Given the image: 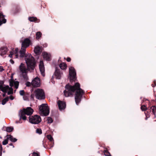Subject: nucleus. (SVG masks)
Segmentation results:
<instances>
[{
	"label": "nucleus",
	"instance_id": "f257e3e1",
	"mask_svg": "<svg viewBox=\"0 0 156 156\" xmlns=\"http://www.w3.org/2000/svg\"><path fill=\"white\" fill-rule=\"evenodd\" d=\"M66 90L64 91V93L66 97L70 96L73 94L75 91L76 93L75 96V101L76 104H78L81 101V98L83 92L80 88V84L78 83H76L74 86H72L67 84L65 87Z\"/></svg>",
	"mask_w": 156,
	"mask_h": 156
},
{
	"label": "nucleus",
	"instance_id": "f03ea898",
	"mask_svg": "<svg viewBox=\"0 0 156 156\" xmlns=\"http://www.w3.org/2000/svg\"><path fill=\"white\" fill-rule=\"evenodd\" d=\"M25 59L27 67L25 65L21 63L19 66V69L22 76L25 80H28L27 75L28 70H33L35 67V63L34 58L31 54H27L25 55Z\"/></svg>",
	"mask_w": 156,
	"mask_h": 156
},
{
	"label": "nucleus",
	"instance_id": "7ed1b4c3",
	"mask_svg": "<svg viewBox=\"0 0 156 156\" xmlns=\"http://www.w3.org/2000/svg\"><path fill=\"white\" fill-rule=\"evenodd\" d=\"M30 40L28 38L25 39L22 42L21 48L19 52L20 57H23L25 55L26 48L31 44Z\"/></svg>",
	"mask_w": 156,
	"mask_h": 156
},
{
	"label": "nucleus",
	"instance_id": "20e7f679",
	"mask_svg": "<svg viewBox=\"0 0 156 156\" xmlns=\"http://www.w3.org/2000/svg\"><path fill=\"white\" fill-rule=\"evenodd\" d=\"M33 110L30 107H27L26 109H23V110H20L19 114L20 120L21 119L24 120H26L27 117L25 115H31L33 114Z\"/></svg>",
	"mask_w": 156,
	"mask_h": 156
},
{
	"label": "nucleus",
	"instance_id": "39448f33",
	"mask_svg": "<svg viewBox=\"0 0 156 156\" xmlns=\"http://www.w3.org/2000/svg\"><path fill=\"white\" fill-rule=\"evenodd\" d=\"M39 109V113L41 115L46 116L49 113V108L47 104H43L40 105Z\"/></svg>",
	"mask_w": 156,
	"mask_h": 156
},
{
	"label": "nucleus",
	"instance_id": "423d86ee",
	"mask_svg": "<svg viewBox=\"0 0 156 156\" xmlns=\"http://www.w3.org/2000/svg\"><path fill=\"white\" fill-rule=\"evenodd\" d=\"M4 82L2 81H0V89L3 92L6 93L9 95L13 93V89L12 87H9L8 86H5L3 84Z\"/></svg>",
	"mask_w": 156,
	"mask_h": 156
},
{
	"label": "nucleus",
	"instance_id": "0eeeda50",
	"mask_svg": "<svg viewBox=\"0 0 156 156\" xmlns=\"http://www.w3.org/2000/svg\"><path fill=\"white\" fill-rule=\"evenodd\" d=\"M29 122L34 124H39L41 121V119L40 116L37 115L30 116L29 117Z\"/></svg>",
	"mask_w": 156,
	"mask_h": 156
},
{
	"label": "nucleus",
	"instance_id": "6e6552de",
	"mask_svg": "<svg viewBox=\"0 0 156 156\" xmlns=\"http://www.w3.org/2000/svg\"><path fill=\"white\" fill-rule=\"evenodd\" d=\"M36 98L38 99H44L45 98L44 93L43 90L40 89H37L34 92Z\"/></svg>",
	"mask_w": 156,
	"mask_h": 156
},
{
	"label": "nucleus",
	"instance_id": "1a4fd4ad",
	"mask_svg": "<svg viewBox=\"0 0 156 156\" xmlns=\"http://www.w3.org/2000/svg\"><path fill=\"white\" fill-rule=\"evenodd\" d=\"M18 51V49L17 48H16L10 51V54L9 55V57L12 58L13 56H14L15 58H18L19 54L20 55L19 52Z\"/></svg>",
	"mask_w": 156,
	"mask_h": 156
},
{
	"label": "nucleus",
	"instance_id": "9d476101",
	"mask_svg": "<svg viewBox=\"0 0 156 156\" xmlns=\"http://www.w3.org/2000/svg\"><path fill=\"white\" fill-rule=\"evenodd\" d=\"M69 75L70 80H73L75 78L76 73L73 67H71L69 68Z\"/></svg>",
	"mask_w": 156,
	"mask_h": 156
},
{
	"label": "nucleus",
	"instance_id": "9b49d317",
	"mask_svg": "<svg viewBox=\"0 0 156 156\" xmlns=\"http://www.w3.org/2000/svg\"><path fill=\"white\" fill-rule=\"evenodd\" d=\"M31 84L34 87H39L40 85L39 78L37 77H36L32 80Z\"/></svg>",
	"mask_w": 156,
	"mask_h": 156
},
{
	"label": "nucleus",
	"instance_id": "f8f14e48",
	"mask_svg": "<svg viewBox=\"0 0 156 156\" xmlns=\"http://www.w3.org/2000/svg\"><path fill=\"white\" fill-rule=\"evenodd\" d=\"M39 68L41 74L43 76H44V68L43 61H41L39 64Z\"/></svg>",
	"mask_w": 156,
	"mask_h": 156
},
{
	"label": "nucleus",
	"instance_id": "ddd939ff",
	"mask_svg": "<svg viewBox=\"0 0 156 156\" xmlns=\"http://www.w3.org/2000/svg\"><path fill=\"white\" fill-rule=\"evenodd\" d=\"M58 105L60 110H61L64 109L66 107V103L61 101H58Z\"/></svg>",
	"mask_w": 156,
	"mask_h": 156
},
{
	"label": "nucleus",
	"instance_id": "4468645a",
	"mask_svg": "<svg viewBox=\"0 0 156 156\" xmlns=\"http://www.w3.org/2000/svg\"><path fill=\"white\" fill-rule=\"evenodd\" d=\"M9 85L11 87L14 86L15 88L17 89L19 85V82L18 81L12 80L9 81Z\"/></svg>",
	"mask_w": 156,
	"mask_h": 156
},
{
	"label": "nucleus",
	"instance_id": "2eb2a0df",
	"mask_svg": "<svg viewBox=\"0 0 156 156\" xmlns=\"http://www.w3.org/2000/svg\"><path fill=\"white\" fill-rule=\"evenodd\" d=\"M62 73H61L59 69H56L55 71V72L54 76L56 77L57 79H60Z\"/></svg>",
	"mask_w": 156,
	"mask_h": 156
},
{
	"label": "nucleus",
	"instance_id": "dca6fc26",
	"mask_svg": "<svg viewBox=\"0 0 156 156\" xmlns=\"http://www.w3.org/2000/svg\"><path fill=\"white\" fill-rule=\"evenodd\" d=\"M42 48L41 47L37 45L34 47V52L37 55L40 54L42 51Z\"/></svg>",
	"mask_w": 156,
	"mask_h": 156
},
{
	"label": "nucleus",
	"instance_id": "f3484780",
	"mask_svg": "<svg viewBox=\"0 0 156 156\" xmlns=\"http://www.w3.org/2000/svg\"><path fill=\"white\" fill-rule=\"evenodd\" d=\"M43 58L44 59L47 61H49L50 59L51 55L49 54L46 52H43L42 54Z\"/></svg>",
	"mask_w": 156,
	"mask_h": 156
},
{
	"label": "nucleus",
	"instance_id": "a211bd4d",
	"mask_svg": "<svg viewBox=\"0 0 156 156\" xmlns=\"http://www.w3.org/2000/svg\"><path fill=\"white\" fill-rule=\"evenodd\" d=\"M8 51L6 47H2L0 48V55L2 56L5 55Z\"/></svg>",
	"mask_w": 156,
	"mask_h": 156
},
{
	"label": "nucleus",
	"instance_id": "6ab92c4d",
	"mask_svg": "<svg viewBox=\"0 0 156 156\" xmlns=\"http://www.w3.org/2000/svg\"><path fill=\"white\" fill-rule=\"evenodd\" d=\"M7 139L11 141L12 142H15L17 140V139L14 138L11 135H7Z\"/></svg>",
	"mask_w": 156,
	"mask_h": 156
},
{
	"label": "nucleus",
	"instance_id": "aec40b11",
	"mask_svg": "<svg viewBox=\"0 0 156 156\" xmlns=\"http://www.w3.org/2000/svg\"><path fill=\"white\" fill-rule=\"evenodd\" d=\"M59 67L62 69H66L67 66L66 63H62L59 65Z\"/></svg>",
	"mask_w": 156,
	"mask_h": 156
},
{
	"label": "nucleus",
	"instance_id": "412c9836",
	"mask_svg": "<svg viewBox=\"0 0 156 156\" xmlns=\"http://www.w3.org/2000/svg\"><path fill=\"white\" fill-rule=\"evenodd\" d=\"M13 129V127H7L5 128V130L7 132H10L12 131Z\"/></svg>",
	"mask_w": 156,
	"mask_h": 156
},
{
	"label": "nucleus",
	"instance_id": "4be33fe9",
	"mask_svg": "<svg viewBox=\"0 0 156 156\" xmlns=\"http://www.w3.org/2000/svg\"><path fill=\"white\" fill-rule=\"evenodd\" d=\"M28 19L30 22H35L37 20V19L36 17H29L28 18Z\"/></svg>",
	"mask_w": 156,
	"mask_h": 156
},
{
	"label": "nucleus",
	"instance_id": "5701e85b",
	"mask_svg": "<svg viewBox=\"0 0 156 156\" xmlns=\"http://www.w3.org/2000/svg\"><path fill=\"white\" fill-rule=\"evenodd\" d=\"M41 33L40 32H38L36 33V38L37 39H38L40 38L41 36Z\"/></svg>",
	"mask_w": 156,
	"mask_h": 156
},
{
	"label": "nucleus",
	"instance_id": "b1692460",
	"mask_svg": "<svg viewBox=\"0 0 156 156\" xmlns=\"http://www.w3.org/2000/svg\"><path fill=\"white\" fill-rule=\"evenodd\" d=\"M46 121L48 123H51L53 122V120L52 118L49 117L47 118Z\"/></svg>",
	"mask_w": 156,
	"mask_h": 156
},
{
	"label": "nucleus",
	"instance_id": "393cba45",
	"mask_svg": "<svg viewBox=\"0 0 156 156\" xmlns=\"http://www.w3.org/2000/svg\"><path fill=\"white\" fill-rule=\"evenodd\" d=\"M9 99V98L8 97H6L4 98L2 101V104L3 105H5L6 103L8 101Z\"/></svg>",
	"mask_w": 156,
	"mask_h": 156
},
{
	"label": "nucleus",
	"instance_id": "a878e982",
	"mask_svg": "<svg viewBox=\"0 0 156 156\" xmlns=\"http://www.w3.org/2000/svg\"><path fill=\"white\" fill-rule=\"evenodd\" d=\"M151 109L152 110V112L153 114H155L156 112V107L155 106H152L151 108Z\"/></svg>",
	"mask_w": 156,
	"mask_h": 156
},
{
	"label": "nucleus",
	"instance_id": "bb28decb",
	"mask_svg": "<svg viewBox=\"0 0 156 156\" xmlns=\"http://www.w3.org/2000/svg\"><path fill=\"white\" fill-rule=\"evenodd\" d=\"M47 138L50 141H51L53 140V138L50 135H48L47 136Z\"/></svg>",
	"mask_w": 156,
	"mask_h": 156
},
{
	"label": "nucleus",
	"instance_id": "cd10ccee",
	"mask_svg": "<svg viewBox=\"0 0 156 156\" xmlns=\"http://www.w3.org/2000/svg\"><path fill=\"white\" fill-rule=\"evenodd\" d=\"M105 155L106 156H111L110 153L107 151H104Z\"/></svg>",
	"mask_w": 156,
	"mask_h": 156
},
{
	"label": "nucleus",
	"instance_id": "c85d7f7f",
	"mask_svg": "<svg viewBox=\"0 0 156 156\" xmlns=\"http://www.w3.org/2000/svg\"><path fill=\"white\" fill-rule=\"evenodd\" d=\"M141 109L142 111H145L147 110V108L145 105H143L141 106Z\"/></svg>",
	"mask_w": 156,
	"mask_h": 156
},
{
	"label": "nucleus",
	"instance_id": "c756f323",
	"mask_svg": "<svg viewBox=\"0 0 156 156\" xmlns=\"http://www.w3.org/2000/svg\"><path fill=\"white\" fill-rule=\"evenodd\" d=\"M36 132L37 133L41 134L42 133V130L41 129H37L36 130Z\"/></svg>",
	"mask_w": 156,
	"mask_h": 156
},
{
	"label": "nucleus",
	"instance_id": "7c9ffc66",
	"mask_svg": "<svg viewBox=\"0 0 156 156\" xmlns=\"http://www.w3.org/2000/svg\"><path fill=\"white\" fill-rule=\"evenodd\" d=\"M8 140L7 139H5L2 142V144L4 145H6L8 143Z\"/></svg>",
	"mask_w": 156,
	"mask_h": 156
},
{
	"label": "nucleus",
	"instance_id": "2f4dec72",
	"mask_svg": "<svg viewBox=\"0 0 156 156\" xmlns=\"http://www.w3.org/2000/svg\"><path fill=\"white\" fill-rule=\"evenodd\" d=\"M26 85L27 86L29 87L31 85V83H30L29 82H27L26 83Z\"/></svg>",
	"mask_w": 156,
	"mask_h": 156
},
{
	"label": "nucleus",
	"instance_id": "473e14b6",
	"mask_svg": "<svg viewBox=\"0 0 156 156\" xmlns=\"http://www.w3.org/2000/svg\"><path fill=\"white\" fill-rule=\"evenodd\" d=\"M2 145L0 144V156H1L2 155Z\"/></svg>",
	"mask_w": 156,
	"mask_h": 156
},
{
	"label": "nucleus",
	"instance_id": "72a5a7b5",
	"mask_svg": "<svg viewBox=\"0 0 156 156\" xmlns=\"http://www.w3.org/2000/svg\"><path fill=\"white\" fill-rule=\"evenodd\" d=\"M20 94L21 95H23L24 94V91L23 90H21L20 91Z\"/></svg>",
	"mask_w": 156,
	"mask_h": 156
},
{
	"label": "nucleus",
	"instance_id": "f704fd0d",
	"mask_svg": "<svg viewBox=\"0 0 156 156\" xmlns=\"http://www.w3.org/2000/svg\"><path fill=\"white\" fill-rule=\"evenodd\" d=\"M4 70L3 67L2 66H0V72H2Z\"/></svg>",
	"mask_w": 156,
	"mask_h": 156
},
{
	"label": "nucleus",
	"instance_id": "c9c22d12",
	"mask_svg": "<svg viewBox=\"0 0 156 156\" xmlns=\"http://www.w3.org/2000/svg\"><path fill=\"white\" fill-rule=\"evenodd\" d=\"M33 156H39L38 154L34 152L33 153Z\"/></svg>",
	"mask_w": 156,
	"mask_h": 156
},
{
	"label": "nucleus",
	"instance_id": "e433bc0d",
	"mask_svg": "<svg viewBox=\"0 0 156 156\" xmlns=\"http://www.w3.org/2000/svg\"><path fill=\"white\" fill-rule=\"evenodd\" d=\"M66 60L67 62H69L71 61V58L69 57H68L67 58Z\"/></svg>",
	"mask_w": 156,
	"mask_h": 156
},
{
	"label": "nucleus",
	"instance_id": "4c0bfd02",
	"mask_svg": "<svg viewBox=\"0 0 156 156\" xmlns=\"http://www.w3.org/2000/svg\"><path fill=\"white\" fill-rule=\"evenodd\" d=\"M9 98L11 100H13L14 99V98L12 96H9Z\"/></svg>",
	"mask_w": 156,
	"mask_h": 156
},
{
	"label": "nucleus",
	"instance_id": "58836bf2",
	"mask_svg": "<svg viewBox=\"0 0 156 156\" xmlns=\"http://www.w3.org/2000/svg\"><path fill=\"white\" fill-rule=\"evenodd\" d=\"M34 95L33 94H31V98L32 100H34Z\"/></svg>",
	"mask_w": 156,
	"mask_h": 156
},
{
	"label": "nucleus",
	"instance_id": "ea45409f",
	"mask_svg": "<svg viewBox=\"0 0 156 156\" xmlns=\"http://www.w3.org/2000/svg\"><path fill=\"white\" fill-rule=\"evenodd\" d=\"M10 62L12 64H14V62L12 60V59H10Z\"/></svg>",
	"mask_w": 156,
	"mask_h": 156
},
{
	"label": "nucleus",
	"instance_id": "a19ab883",
	"mask_svg": "<svg viewBox=\"0 0 156 156\" xmlns=\"http://www.w3.org/2000/svg\"><path fill=\"white\" fill-rule=\"evenodd\" d=\"M2 22L3 23H5L6 22V20L4 19L2 20Z\"/></svg>",
	"mask_w": 156,
	"mask_h": 156
},
{
	"label": "nucleus",
	"instance_id": "79ce46f5",
	"mask_svg": "<svg viewBox=\"0 0 156 156\" xmlns=\"http://www.w3.org/2000/svg\"><path fill=\"white\" fill-rule=\"evenodd\" d=\"M3 16L2 15V14L1 13H0V17H1V16Z\"/></svg>",
	"mask_w": 156,
	"mask_h": 156
},
{
	"label": "nucleus",
	"instance_id": "37998d69",
	"mask_svg": "<svg viewBox=\"0 0 156 156\" xmlns=\"http://www.w3.org/2000/svg\"><path fill=\"white\" fill-rule=\"evenodd\" d=\"M2 24V23L1 22V21L0 20V26H1Z\"/></svg>",
	"mask_w": 156,
	"mask_h": 156
},
{
	"label": "nucleus",
	"instance_id": "c03bdc74",
	"mask_svg": "<svg viewBox=\"0 0 156 156\" xmlns=\"http://www.w3.org/2000/svg\"><path fill=\"white\" fill-rule=\"evenodd\" d=\"M5 96V94H3V97H4Z\"/></svg>",
	"mask_w": 156,
	"mask_h": 156
},
{
	"label": "nucleus",
	"instance_id": "a18cd8bd",
	"mask_svg": "<svg viewBox=\"0 0 156 156\" xmlns=\"http://www.w3.org/2000/svg\"><path fill=\"white\" fill-rule=\"evenodd\" d=\"M74 79H73V80H73V81H74Z\"/></svg>",
	"mask_w": 156,
	"mask_h": 156
},
{
	"label": "nucleus",
	"instance_id": "49530a36",
	"mask_svg": "<svg viewBox=\"0 0 156 156\" xmlns=\"http://www.w3.org/2000/svg\"><path fill=\"white\" fill-rule=\"evenodd\" d=\"M19 123H21V122H20V121H19Z\"/></svg>",
	"mask_w": 156,
	"mask_h": 156
}]
</instances>
